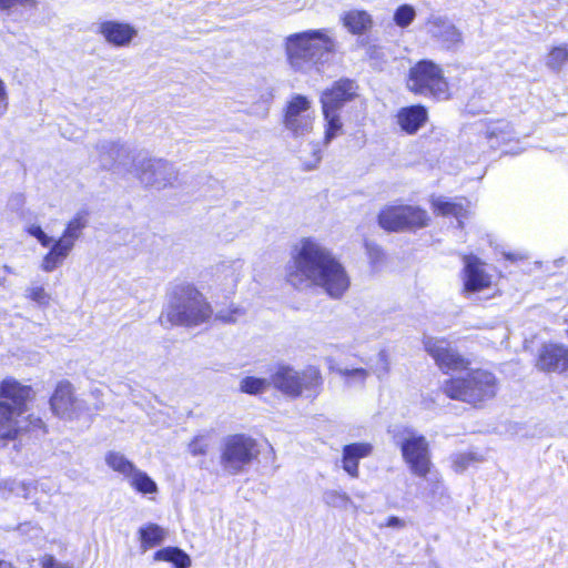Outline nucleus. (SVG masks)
I'll return each instance as SVG.
<instances>
[{
    "mask_svg": "<svg viewBox=\"0 0 568 568\" xmlns=\"http://www.w3.org/2000/svg\"><path fill=\"white\" fill-rule=\"evenodd\" d=\"M285 278L297 290L320 287L334 300L342 298L351 286V278L341 261L312 237L301 240L294 247L285 267Z\"/></svg>",
    "mask_w": 568,
    "mask_h": 568,
    "instance_id": "f257e3e1",
    "label": "nucleus"
},
{
    "mask_svg": "<svg viewBox=\"0 0 568 568\" xmlns=\"http://www.w3.org/2000/svg\"><path fill=\"white\" fill-rule=\"evenodd\" d=\"M34 397L31 386L22 385L14 378H6L0 384V440L16 439L23 432L44 429L40 417L28 415V403Z\"/></svg>",
    "mask_w": 568,
    "mask_h": 568,
    "instance_id": "f03ea898",
    "label": "nucleus"
},
{
    "mask_svg": "<svg viewBox=\"0 0 568 568\" xmlns=\"http://www.w3.org/2000/svg\"><path fill=\"white\" fill-rule=\"evenodd\" d=\"M336 50L329 30L317 29L293 33L285 39V52L295 71L307 72L327 62Z\"/></svg>",
    "mask_w": 568,
    "mask_h": 568,
    "instance_id": "7ed1b4c3",
    "label": "nucleus"
},
{
    "mask_svg": "<svg viewBox=\"0 0 568 568\" xmlns=\"http://www.w3.org/2000/svg\"><path fill=\"white\" fill-rule=\"evenodd\" d=\"M212 315V308L204 296L190 284L175 285L169 293L168 305L159 321L169 325L197 326Z\"/></svg>",
    "mask_w": 568,
    "mask_h": 568,
    "instance_id": "20e7f679",
    "label": "nucleus"
},
{
    "mask_svg": "<svg viewBox=\"0 0 568 568\" xmlns=\"http://www.w3.org/2000/svg\"><path fill=\"white\" fill-rule=\"evenodd\" d=\"M442 389L452 399L478 407L495 397L497 379L493 373L486 369H470L445 381Z\"/></svg>",
    "mask_w": 568,
    "mask_h": 568,
    "instance_id": "39448f33",
    "label": "nucleus"
},
{
    "mask_svg": "<svg viewBox=\"0 0 568 568\" xmlns=\"http://www.w3.org/2000/svg\"><path fill=\"white\" fill-rule=\"evenodd\" d=\"M271 384L287 396L298 397L305 392L306 396L311 397L318 393L322 376L320 371L313 366L297 372L291 366L282 365L271 376Z\"/></svg>",
    "mask_w": 568,
    "mask_h": 568,
    "instance_id": "423d86ee",
    "label": "nucleus"
},
{
    "mask_svg": "<svg viewBox=\"0 0 568 568\" xmlns=\"http://www.w3.org/2000/svg\"><path fill=\"white\" fill-rule=\"evenodd\" d=\"M357 85L353 80L336 81L321 95L323 115L326 121L325 143H329L342 130L338 110L356 95Z\"/></svg>",
    "mask_w": 568,
    "mask_h": 568,
    "instance_id": "0eeeda50",
    "label": "nucleus"
},
{
    "mask_svg": "<svg viewBox=\"0 0 568 568\" xmlns=\"http://www.w3.org/2000/svg\"><path fill=\"white\" fill-rule=\"evenodd\" d=\"M260 454L257 443L244 434L229 435L223 439L220 464L225 473H242Z\"/></svg>",
    "mask_w": 568,
    "mask_h": 568,
    "instance_id": "6e6552de",
    "label": "nucleus"
},
{
    "mask_svg": "<svg viewBox=\"0 0 568 568\" xmlns=\"http://www.w3.org/2000/svg\"><path fill=\"white\" fill-rule=\"evenodd\" d=\"M87 226L88 213L84 211L78 212L68 222L62 235L54 241L49 252L43 256L41 263L42 271L50 273L61 266Z\"/></svg>",
    "mask_w": 568,
    "mask_h": 568,
    "instance_id": "1a4fd4ad",
    "label": "nucleus"
},
{
    "mask_svg": "<svg viewBox=\"0 0 568 568\" xmlns=\"http://www.w3.org/2000/svg\"><path fill=\"white\" fill-rule=\"evenodd\" d=\"M408 88L415 93L444 99L447 97L448 83L438 64L422 60L409 70Z\"/></svg>",
    "mask_w": 568,
    "mask_h": 568,
    "instance_id": "9d476101",
    "label": "nucleus"
},
{
    "mask_svg": "<svg viewBox=\"0 0 568 568\" xmlns=\"http://www.w3.org/2000/svg\"><path fill=\"white\" fill-rule=\"evenodd\" d=\"M402 455L409 470L422 478L430 471V450L425 436L416 434L412 429H405L400 436H396Z\"/></svg>",
    "mask_w": 568,
    "mask_h": 568,
    "instance_id": "9b49d317",
    "label": "nucleus"
},
{
    "mask_svg": "<svg viewBox=\"0 0 568 568\" xmlns=\"http://www.w3.org/2000/svg\"><path fill=\"white\" fill-rule=\"evenodd\" d=\"M428 222L427 212L412 205L387 206L378 214V224L389 232L422 229L427 226Z\"/></svg>",
    "mask_w": 568,
    "mask_h": 568,
    "instance_id": "f8f14e48",
    "label": "nucleus"
},
{
    "mask_svg": "<svg viewBox=\"0 0 568 568\" xmlns=\"http://www.w3.org/2000/svg\"><path fill=\"white\" fill-rule=\"evenodd\" d=\"M315 112L311 101L302 94H295L287 102L284 114V126L293 136H305L312 132Z\"/></svg>",
    "mask_w": 568,
    "mask_h": 568,
    "instance_id": "ddd939ff",
    "label": "nucleus"
},
{
    "mask_svg": "<svg viewBox=\"0 0 568 568\" xmlns=\"http://www.w3.org/2000/svg\"><path fill=\"white\" fill-rule=\"evenodd\" d=\"M136 170L143 184L158 190L172 185L178 178L174 166L162 159L143 160Z\"/></svg>",
    "mask_w": 568,
    "mask_h": 568,
    "instance_id": "4468645a",
    "label": "nucleus"
},
{
    "mask_svg": "<svg viewBox=\"0 0 568 568\" xmlns=\"http://www.w3.org/2000/svg\"><path fill=\"white\" fill-rule=\"evenodd\" d=\"M427 32L442 49L457 51L464 43L463 32L445 16H430Z\"/></svg>",
    "mask_w": 568,
    "mask_h": 568,
    "instance_id": "2eb2a0df",
    "label": "nucleus"
},
{
    "mask_svg": "<svg viewBox=\"0 0 568 568\" xmlns=\"http://www.w3.org/2000/svg\"><path fill=\"white\" fill-rule=\"evenodd\" d=\"M50 407L54 415L63 419H73L87 410L84 400L74 397L72 385L60 382L50 398Z\"/></svg>",
    "mask_w": 568,
    "mask_h": 568,
    "instance_id": "dca6fc26",
    "label": "nucleus"
},
{
    "mask_svg": "<svg viewBox=\"0 0 568 568\" xmlns=\"http://www.w3.org/2000/svg\"><path fill=\"white\" fill-rule=\"evenodd\" d=\"M424 346L442 371H457L467 365V361L445 339L426 337Z\"/></svg>",
    "mask_w": 568,
    "mask_h": 568,
    "instance_id": "f3484780",
    "label": "nucleus"
},
{
    "mask_svg": "<svg viewBox=\"0 0 568 568\" xmlns=\"http://www.w3.org/2000/svg\"><path fill=\"white\" fill-rule=\"evenodd\" d=\"M98 32L114 47H126L136 37L138 30L130 23L108 20L98 27Z\"/></svg>",
    "mask_w": 568,
    "mask_h": 568,
    "instance_id": "a211bd4d",
    "label": "nucleus"
},
{
    "mask_svg": "<svg viewBox=\"0 0 568 568\" xmlns=\"http://www.w3.org/2000/svg\"><path fill=\"white\" fill-rule=\"evenodd\" d=\"M537 367L545 372L568 371V348L560 344H545L539 351Z\"/></svg>",
    "mask_w": 568,
    "mask_h": 568,
    "instance_id": "6ab92c4d",
    "label": "nucleus"
},
{
    "mask_svg": "<svg viewBox=\"0 0 568 568\" xmlns=\"http://www.w3.org/2000/svg\"><path fill=\"white\" fill-rule=\"evenodd\" d=\"M464 262V287L466 292H479L490 285V277L481 268V263L477 256L466 255Z\"/></svg>",
    "mask_w": 568,
    "mask_h": 568,
    "instance_id": "aec40b11",
    "label": "nucleus"
},
{
    "mask_svg": "<svg viewBox=\"0 0 568 568\" xmlns=\"http://www.w3.org/2000/svg\"><path fill=\"white\" fill-rule=\"evenodd\" d=\"M373 453V445L369 443H352L345 445L342 450V468L352 478H358V464L363 458L368 457Z\"/></svg>",
    "mask_w": 568,
    "mask_h": 568,
    "instance_id": "412c9836",
    "label": "nucleus"
},
{
    "mask_svg": "<svg viewBox=\"0 0 568 568\" xmlns=\"http://www.w3.org/2000/svg\"><path fill=\"white\" fill-rule=\"evenodd\" d=\"M432 205L436 214L456 217L459 227H463V220L466 219L470 212V203L465 199L453 201L445 196H437L432 199Z\"/></svg>",
    "mask_w": 568,
    "mask_h": 568,
    "instance_id": "4be33fe9",
    "label": "nucleus"
},
{
    "mask_svg": "<svg viewBox=\"0 0 568 568\" xmlns=\"http://www.w3.org/2000/svg\"><path fill=\"white\" fill-rule=\"evenodd\" d=\"M427 110L423 105L402 108L397 113V122L408 134L416 133L427 121Z\"/></svg>",
    "mask_w": 568,
    "mask_h": 568,
    "instance_id": "5701e85b",
    "label": "nucleus"
},
{
    "mask_svg": "<svg viewBox=\"0 0 568 568\" xmlns=\"http://www.w3.org/2000/svg\"><path fill=\"white\" fill-rule=\"evenodd\" d=\"M343 26L353 34H363L373 26L369 13L363 10H351L342 17Z\"/></svg>",
    "mask_w": 568,
    "mask_h": 568,
    "instance_id": "b1692460",
    "label": "nucleus"
},
{
    "mask_svg": "<svg viewBox=\"0 0 568 568\" xmlns=\"http://www.w3.org/2000/svg\"><path fill=\"white\" fill-rule=\"evenodd\" d=\"M139 536L141 548L145 551L161 545L166 537V531L156 524H148L139 529Z\"/></svg>",
    "mask_w": 568,
    "mask_h": 568,
    "instance_id": "393cba45",
    "label": "nucleus"
},
{
    "mask_svg": "<svg viewBox=\"0 0 568 568\" xmlns=\"http://www.w3.org/2000/svg\"><path fill=\"white\" fill-rule=\"evenodd\" d=\"M153 558L155 561L172 562L175 568H190L191 566L190 556L178 547L162 548L154 554Z\"/></svg>",
    "mask_w": 568,
    "mask_h": 568,
    "instance_id": "a878e982",
    "label": "nucleus"
},
{
    "mask_svg": "<svg viewBox=\"0 0 568 568\" xmlns=\"http://www.w3.org/2000/svg\"><path fill=\"white\" fill-rule=\"evenodd\" d=\"M106 465L114 471L129 478L135 471V465L119 452H109L105 455Z\"/></svg>",
    "mask_w": 568,
    "mask_h": 568,
    "instance_id": "bb28decb",
    "label": "nucleus"
},
{
    "mask_svg": "<svg viewBox=\"0 0 568 568\" xmlns=\"http://www.w3.org/2000/svg\"><path fill=\"white\" fill-rule=\"evenodd\" d=\"M333 371L336 372L339 376L343 377L344 382L348 386L354 385H364L367 377L369 376V371L366 368H343V367H333Z\"/></svg>",
    "mask_w": 568,
    "mask_h": 568,
    "instance_id": "cd10ccee",
    "label": "nucleus"
},
{
    "mask_svg": "<svg viewBox=\"0 0 568 568\" xmlns=\"http://www.w3.org/2000/svg\"><path fill=\"white\" fill-rule=\"evenodd\" d=\"M128 479H130L131 486L142 494H152L158 490L155 481L138 468Z\"/></svg>",
    "mask_w": 568,
    "mask_h": 568,
    "instance_id": "c85d7f7f",
    "label": "nucleus"
},
{
    "mask_svg": "<svg viewBox=\"0 0 568 568\" xmlns=\"http://www.w3.org/2000/svg\"><path fill=\"white\" fill-rule=\"evenodd\" d=\"M97 150H100L101 152L115 153L119 160L125 162L124 168L131 163V151L124 144L111 141H102L97 144Z\"/></svg>",
    "mask_w": 568,
    "mask_h": 568,
    "instance_id": "c756f323",
    "label": "nucleus"
},
{
    "mask_svg": "<svg viewBox=\"0 0 568 568\" xmlns=\"http://www.w3.org/2000/svg\"><path fill=\"white\" fill-rule=\"evenodd\" d=\"M486 136L490 143H493V139L505 142L511 139L513 128L506 121H498L487 129ZM491 146H494V144H491Z\"/></svg>",
    "mask_w": 568,
    "mask_h": 568,
    "instance_id": "7c9ffc66",
    "label": "nucleus"
},
{
    "mask_svg": "<svg viewBox=\"0 0 568 568\" xmlns=\"http://www.w3.org/2000/svg\"><path fill=\"white\" fill-rule=\"evenodd\" d=\"M268 386L270 381L266 378L247 376L241 381L240 389L243 393L256 395L265 392Z\"/></svg>",
    "mask_w": 568,
    "mask_h": 568,
    "instance_id": "2f4dec72",
    "label": "nucleus"
},
{
    "mask_svg": "<svg viewBox=\"0 0 568 568\" xmlns=\"http://www.w3.org/2000/svg\"><path fill=\"white\" fill-rule=\"evenodd\" d=\"M567 62L568 44L552 48L546 59V65L552 70H559Z\"/></svg>",
    "mask_w": 568,
    "mask_h": 568,
    "instance_id": "473e14b6",
    "label": "nucleus"
},
{
    "mask_svg": "<svg viewBox=\"0 0 568 568\" xmlns=\"http://www.w3.org/2000/svg\"><path fill=\"white\" fill-rule=\"evenodd\" d=\"M323 500L326 505L335 508H346L351 503L348 495L341 490H326L323 494Z\"/></svg>",
    "mask_w": 568,
    "mask_h": 568,
    "instance_id": "72a5a7b5",
    "label": "nucleus"
},
{
    "mask_svg": "<svg viewBox=\"0 0 568 568\" xmlns=\"http://www.w3.org/2000/svg\"><path fill=\"white\" fill-rule=\"evenodd\" d=\"M415 9L409 4L399 6L394 13V21L400 28L408 27L415 19Z\"/></svg>",
    "mask_w": 568,
    "mask_h": 568,
    "instance_id": "f704fd0d",
    "label": "nucleus"
},
{
    "mask_svg": "<svg viewBox=\"0 0 568 568\" xmlns=\"http://www.w3.org/2000/svg\"><path fill=\"white\" fill-rule=\"evenodd\" d=\"M372 372L378 379H383L389 373V359L388 355L385 351H381L377 355L376 363L371 366L368 369Z\"/></svg>",
    "mask_w": 568,
    "mask_h": 568,
    "instance_id": "c9c22d12",
    "label": "nucleus"
},
{
    "mask_svg": "<svg viewBox=\"0 0 568 568\" xmlns=\"http://www.w3.org/2000/svg\"><path fill=\"white\" fill-rule=\"evenodd\" d=\"M99 153V161L103 169L105 170H113L118 168H124L125 162L122 160H119L115 155V153H108V152H101L100 150H97Z\"/></svg>",
    "mask_w": 568,
    "mask_h": 568,
    "instance_id": "e433bc0d",
    "label": "nucleus"
},
{
    "mask_svg": "<svg viewBox=\"0 0 568 568\" xmlns=\"http://www.w3.org/2000/svg\"><path fill=\"white\" fill-rule=\"evenodd\" d=\"M365 248L371 264L376 268L384 260L383 250L377 244L367 241L365 242Z\"/></svg>",
    "mask_w": 568,
    "mask_h": 568,
    "instance_id": "4c0bfd02",
    "label": "nucleus"
},
{
    "mask_svg": "<svg viewBox=\"0 0 568 568\" xmlns=\"http://www.w3.org/2000/svg\"><path fill=\"white\" fill-rule=\"evenodd\" d=\"M27 232L31 236L36 237L43 247H49L50 245L52 246L54 243L53 239L49 236L39 225L32 224L28 226Z\"/></svg>",
    "mask_w": 568,
    "mask_h": 568,
    "instance_id": "58836bf2",
    "label": "nucleus"
},
{
    "mask_svg": "<svg viewBox=\"0 0 568 568\" xmlns=\"http://www.w3.org/2000/svg\"><path fill=\"white\" fill-rule=\"evenodd\" d=\"M38 6L37 0H0V9L9 11L12 8L21 7L26 9H34Z\"/></svg>",
    "mask_w": 568,
    "mask_h": 568,
    "instance_id": "ea45409f",
    "label": "nucleus"
},
{
    "mask_svg": "<svg viewBox=\"0 0 568 568\" xmlns=\"http://www.w3.org/2000/svg\"><path fill=\"white\" fill-rule=\"evenodd\" d=\"M474 460L475 457L470 453L457 454L453 457V467L455 471L462 473L466 470Z\"/></svg>",
    "mask_w": 568,
    "mask_h": 568,
    "instance_id": "a19ab883",
    "label": "nucleus"
},
{
    "mask_svg": "<svg viewBox=\"0 0 568 568\" xmlns=\"http://www.w3.org/2000/svg\"><path fill=\"white\" fill-rule=\"evenodd\" d=\"M209 444L204 436H196L189 444V452L193 456H202L207 453Z\"/></svg>",
    "mask_w": 568,
    "mask_h": 568,
    "instance_id": "79ce46f5",
    "label": "nucleus"
},
{
    "mask_svg": "<svg viewBox=\"0 0 568 568\" xmlns=\"http://www.w3.org/2000/svg\"><path fill=\"white\" fill-rule=\"evenodd\" d=\"M28 296L40 305L47 304L49 301V295L41 286L31 287L28 291Z\"/></svg>",
    "mask_w": 568,
    "mask_h": 568,
    "instance_id": "37998d69",
    "label": "nucleus"
},
{
    "mask_svg": "<svg viewBox=\"0 0 568 568\" xmlns=\"http://www.w3.org/2000/svg\"><path fill=\"white\" fill-rule=\"evenodd\" d=\"M9 108V93L4 81L0 78V119H2Z\"/></svg>",
    "mask_w": 568,
    "mask_h": 568,
    "instance_id": "c03bdc74",
    "label": "nucleus"
},
{
    "mask_svg": "<svg viewBox=\"0 0 568 568\" xmlns=\"http://www.w3.org/2000/svg\"><path fill=\"white\" fill-rule=\"evenodd\" d=\"M40 564L42 568H73L69 564L58 561L52 555H44Z\"/></svg>",
    "mask_w": 568,
    "mask_h": 568,
    "instance_id": "a18cd8bd",
    "label": "nucleus"
},
{
    "mask_svg": "<svg viewBox=\"0 0 568 568\" xmlns=\"http://www.w3.org/2000/svg\"><path fill=\"white\" fill-rule=\"evenodd\" d=\"M312 153H313V159L311 161L304 163L306 170L315 169L322 159L321 150L317 145H314L312 148Z\"/></svg>",
    "mask_w": 568,
    "mask_h": 568,
    "instance_id": "49530a36",
    "label": "nucleus"
},
{
    "mask_svg": "<svg viewBox=\"0 0 568 568\" xmlns=\"http://www.w3.org/2000/svg\"><path fill=\"white\" fill-rule=\"evenodd\" d=\"M242 314L239 308H234L230 313L220 312L216 317L225 323H233L237 321V316Z\"/></svg>",
    "mask_w": 568,
    "mask_h": 568,
    "instance_id": "de8ad7c7",
    "label": "nucleus"
},
{
    "mask_svg": "<svg viewBox=\"0 0 568 568\" xmlns=\"http://www.w3.org/2000/svg\"><path fill=\"white\" fill-rule=\"evenodd\" d=\"M385 526L392 527V528H404L405 527V521L403 519H400L399 517L390 516L387 519Z\"/></svg>",
    "mask_w": 568,
    "mask_h": 568,
    "instance_id": "09e8293b",
    "label": "nucleus"
},
{
    "mask_svg": "<svg viewBox=\"0 0 568 568\" xmlns=\"http://www.w3.org/2000/svg\"><path fill=\"white\" fill-rule=\"evenodd\" d=\"M21 490L23 491V497L29 498V493L31 489H34L33 483H20Z\"/></svg>",
    "mask_w": 568,
    "mask_h": 568,
    "instance_id": "8fccbe9b",
    "label": "nucleus"
},
{
    "mask_svg": "<svg viewBox=\"0 0 568 568\" xmlns=\"http://www.w3.org/2000/svg\"><path fill=\"white\" fill-rule=\"evenodd\" d=\"M261 98L266 102L270 103L273 99V92L272 90L267 91L266 93L262 94Z\"/></svg>",
    "mask_w": 568,
    "mask_h": 568,
    "instance_id": "3c124183",
    "label": "nucleus"
},
{
    "mask_svg": "<svg viewBox=\"0 0 568 568\" xmlns=\"http://www.w3.org/2000/svg\"><path fill=\"white\" fill-rule=\"evenodd\" d=\"M0 568H16V567L9 561L0 560Z\"/></svg>",
    "mask_w": 568,
    "mask_h": 568,
    "instance_id": "603ef678",
    "label": "nucleus"
},
{
    "mask_svg": "<svg viewBox=\"0 0 568 568\" xmlns=\"http://www.w3.org/2000/svg\"><path fill=\"white\" fill-rule=\"evenodd\" d=\"M505 256L508 260H516L517 258V256L515 254H511V253H507V254H505Z\"/></svg>",
    "mask_w": 568,
    "mask_h": 568,
    "instance_id": "864d4df0",
    "label": "nucleus"
},
{
    "mask_svg": "<svg viewBox=\"0 0 568 568\" xmlns=\"http://www.w3.org/2000/svg\"><path fill=\"white\" fill-rule=\"evenodd\" d=\"M26 527H27V525H20L19 529H20L21 531H24V528H26Z\"/></svg>",
    "mask_w": 568,
    "mask_h": 568,
    "instance_id": "5fc2aeb1",
    "label": "nucleus"
}]
</instances>
